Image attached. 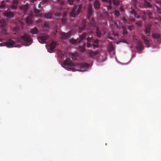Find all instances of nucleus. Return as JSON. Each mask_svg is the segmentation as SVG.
Wrapping results in <instances>:
<instances>
[{
	"mask_svg": "<svg viewBox=\"0 0 161 161\" xmlns=\"http://www.w3.org/2000/svg\"><path fill=\"white\" fill-rule=\"evenodd\" d=\"M57 0L60 5V7L58 9V11H60L61 13H55V19L58 20L59 23L65 24L66 21L67 12L65 11V8H64V3L62 0Z\"/></svg>",
	"mask_w": 161,
	"mask_h": 161,
	"instance_id": "1",
	"label": "nucleus"
},
{
	"mask_svg": "<svg viewBox=\"0 0 161 161\" xmlns=\"http://www.w3.org/2000/svg\"><path fill=\"white\" fill-rule=\"evenodd\" d=\"M89 64L86 63H80L75 65L69 58H67L64 61L63 67L68 70H70L72 68L77 67L81 69H85L88 68Z\"/></svg>",
	"mask_w": 161,
	"mask_h": 161,
	"instance_id": "2",
	"label": "nucleus"
},
{
	"mask_svg": "<svg viewBox=\"0 0 161 161\" xmlns=\"http://www.w3.org/2000/svg\"><path fill=\"white\" fill-rule=\"evenodd\" d=\"M20 39L26 46H28L32 43V38L30 35L27 34H25L21 36Z\"/></svg>",
	"mask_w": 161,
	"mask_h": 161,
	"instance_id": "3",
	"label": "nucleus"
},
{
	"mask_svg": "<svg viewBox=\"0 0 161 161\" xmlns=\"http://www.w3.org/2000/svg\"><path fill=\"white\" fill-rule=\"evenodd\" d=\"M82 6L80 5L78 6H75L71 11L70 14L72 17H75L76 15L79 14L81 11Z\"/></svg>",
	"mask_w": 161,
	"mask_h": 161,
	"instance_id": "4",
	"label": "nucleus"
},
{
	"mask_svg": "<svg viewBox=\"0 0 161 161\" xmlns=\"http://www.w3.org/2000/svg\"><path fill=\"white\" fill-rule=\"evenodd\" d=\"M14 42L11 39H8L4 43L5 46L9 48L14 47H20L21 46L20 45H17L15 46L14 45Z\"/></svg>",
	"mask_w": 161,
	"mask_h": 161,
	"instance_id": "5",
	"label": "nucleus"
},
{
	"mask_svg": "<svg viewBox=\"0 0 161 161\" xmlns=\"http://www.w3.org/2000/svg\"><path fill=\"white\" fill-rule=\"evenodd\" d=\"M48 37L49 36L47 34H42L39 36L38 40L40 43H44L48 39Z\"/></svg>",
	"mask_w": 161,
	"mask_h": 161,
	"instance_id": "6",
	"label": "nucleus"
},
{
	"mask_svg": "<svg viewBox=\"0 0 161 161\" xmlns=\"http://www.w3.org/2000/svg\"><path fill=\"white\" fill-rule=\"evenodd\" d=\"M86 36V33H84L80 36V39L75 40L74 39H72L70 40V42L73 44H76L77 43H80L84 39Z\"/></svg>",
	"mask_w": 161,
	"mask_h": 161,
	"instance_id": "7",
	"label": "nucleus"
},
{
	"mask_svg": "<svg viewBox=\"0 0 161 161\" xmlns=\"http://www.w3.org/2000/svg\"><path fill=\"white\" fill-rule=\"evenodd\" d=\"M57 43L54 41H52L50 45L47 47L48 51L50 53H52L55 48Z\"/></svg>",
	"mask_w": 161,
	"mask_h": 161,
	"instance_id": "8",
	"label": "nucleus"
},
{
	"mask_svg": "<svg viewBox=\"0 0 161 161\" xmlns=\"http://www.w3.org/2000/svg\"><path fill=\"white\" fill-rule=\"evenodd\" d=\"M29 16H27L26 19V22L28 24H31L32 22V17L34 15V13L32 12H31L29 14Z\"/></svg>",
	"mask_w": 161,
	"mask_h": 161,
	"instance_id": "9",
	"label": "nucleus"
},
{
	"mask_svg": "<svg viewBox=\"0 0 161 161\" xmlns=\"http://www.w3.org/2000/svg\"><path fill=\"white\" fill-rule=\"evenodd\" d=\"M70 35V32H61L60 34V38L62 40H65L68 37H69Z\"/></svg>",
	"mask_w": 161,
	"mask_h": 161,
	"instance_id": "10",
	"label": "nucleus"
},
{
	"mask_svg": "<svg viewBox=\"0 0 161 161\" xmlns=\"http://www.w3.org/2000/svg\"><path fill=\"white\" fill-rule=\"evenodd\" d=\"M99 53L100 51L98 50H96L95 52L89 50L88 51V55L90 57L93 58L94 57L97 55Z\"/></svg>",
	"mask_w": 161,
	"mask_h": 161,
	"instance_id": "11",
	"label": "nucleus"
},
{
	"mask_svg": "<svg viewBox=\"0 0 161 161\" xmlns=\"http://www.w3.org/2000/svg\"><path fill=\"white\" fill-rule=\"evenodd\" d=\"M4 15L8 18H12L14 16L13 13L9 10L5 11L4 13Z\"/></svg>",
	"mask_w": 161,
	"mask_h": 161,
	"instance_id": "12",
	"label": "nucleus"
},
{
	"mask_svg": "<svg viewBox=\"0 0 161 161\" xmlns=\"http://www.w3.org/2000/svg\"><path fill=\"white\" fill-rule=\"evenodd\" d=\"M151 25H148L145 26V30H144L145 33L147 35V36H149L150 33V30Z\"/></svg>",
	"mask_w": 161,
	"mask_h": 161,
	"instance_id": "13",
	"label": "nucleus"
},
{
	"mask_svg": "<svg viewBox=\"0 0 161 161\" xmlns=\"http://www.w3.org/2000/svg\"><path fill=\"white\" fill-rule=\"evenodd\" d=\"M29 4H26L25 5H22L20 7V9L24 12H26L29 8Z\"/></svg>",
	"mask_w": 161,
	"mask_h": 161,
	"instance_id": "14",
	"label": "nucleus"
},
{
	"mask_svg": "<svg viewBox=\"0 0 161 161\" xmlns=\"http://www.w3.org/2000/svg\"><path fill=\"white\" fill-rule=\"evenodd\" d=\"M92 13V5L90 4H89L88 7L87 14V18L88 19H90Z\"/></svg>",
	"mask_w": 161,
	"mask_h": 161,
	"instance_id": "15",
	"label": "nucleus"
},
{
	"mask_svg": "<svg viewBox=\"0 0 161 161\" xmlns=\"http://www.w3.org/2000/svg\"><path fill=\"white\" fill-rule=\"evenodd\" d=\"M143 46L142 42H138L136 46V49L139 51H141L142 50Z\"/></svg>",
	"mask_w": 161,
	"mask_h": 161,
	"instance_id": "16",
	"label": "nucleus"
},
{
	"mask_svg": "<svg viewBox=\"0 0 161 161\" xmlns=\"http://www.w3.org/2000/svg\"><path fill=\"white\" fill-rule=\"evenodd\" d=\"M39 31V30L37 27H35L30 30L29 32L32 35L37 34Z\"/></svg>",
	"mask_w": 161,
	"mask_h": 161,
	"instance_id": "17",
	"label": "nucleus"
},
{
	"mask_svg": "<svg viewBox=\"0 0 161 161\" xmlns=\"http://www.w3.org/2000/svg\"><path fill=\"white\" fill-rule=\"evenodd\" d=\"M152 37L154 39L158 40L161 39V37L160 35L158 33L153 32L152 35Z\"/></svg>",
	"mask_w": 161,
	"mask_h": 161,
	"instance_id": "18",
	"label": "nucleus"
},
{
	"mask_svg": "<svg viewBox=\"0 0 161 161\" xmlns=\"http://www.w3.org/2000/svg\"><path fill=\"white\" fill-rule=\"evenodd\" d=\"M19 0H13L11 8L13 9H16Z\"/></svg>",
	"mask_w": 161,
	"mask_h": 161,
	"instance_id": "19",
	"label": "nucleus"
},
{
	"mask_svg": "<svg viewBox=\"0 0 161 161\" xmlns=\"http://www.w3.org/2000/svg\"><path fill=\"white\" fill-rule=\"evenodd\" d=\"M86 25V22L85 20H84L81 26L80 27L78 25H77L76 28L79 29L80 31H82L85 28Z\"/></svg>",
	"mask_w": 161,
	"mask_h": 161,
	"instance_id": "20",
	"label": "nucleus"
},
{
	"mask_svg": "<svg viewBox=\"0 0 161 161\" xmlns=\"http://www.w3.org/2000/svg\"><path fill=\"white\" fill-rule=\"evenodd\" d=\"M142 38L144 41L145 44L147 45V47H148L149 45V41L148 40V38L143 36H142Z\"/></svg>",
	"mask_w": 161,
	"mask_h": 161,
	"instance_id": "21",
	"label": "nucleus"
},
{
	"mask_svg": "<svg viewBox=\"0 0 161 161\" xmlns=\"http://www.w3.org/2000/svg\"><path fill=\"white\" fill-rule=\"evenodd\" d=\"M53 14L52 12L46 13L44 14V17L46 19H50L52 18Z\"/></svg>",
	"mask_w": 161,
	"mask_h": 161,
	"instance_id": "22",
	"label": "nucleus"
},
{
	"mask_svg": "<svg viewBox=\"0 0 161 161\" xmlns=\"http://www.w3.org/2000/svg\"><path fill=\"white\" fill-rule=\"evenodd\" d=\"M98 42L99 40L98 39H96L93 41V43L92 45L93 48L95 49L96 48L98 47Z\"/></svg>",
	"mask_w": 161,
	"mask_h": 161,
	"instance_id": "23",
	"label": "nucleus"
},
{
	"mask_svg": "<svg viewBox=\"0 0 161 161\" xmlns=\"http://www.w3.org/2000/svg\"><path fill=\"white\" fill-rule=\"evenodd\" d=\"M94 6L95 9H98L100 7V3L97 0L95 1L94 3Z\"/></svg>",
	"mask_w": 161,
	"mask_h": 161,
	"instance_id": "24",
	"label": "nucleus"
},
{
	"mask_svg": "<svg viewBox=\"0 0 161 161\" xmlns=\"http://www.w3.org/2000/svg\"><path fill=\"white\" fill-rule=\"evenodd\" d=\"M108 51L109 52H111L114 50V47L112 43L111 42H110L109 43L108 47Z\"/></svg>",
	"mask_w": 161,
	"mask_h": 161,
	"instance_id": "25",
	"label": "nucleus"
},
{
	"mask_svg": "<svg viewBox=\"0 0 161 161\" xmlns=\"http://www.w3.org/2000/svg\"><path fill=\"white\" fill-rule=\"evenodd\" d=\"M149 0H144V5L148 8H150L152 7L151 4L147 1Z\"/></svg>",
	"mask_w": 161,
	"mask_h": 161,
	"instance_id": "26",
	"label": "nucleus"
},
{
	"mask_svg": "<svg viewBox=\"0 0 161 161\" xmlns=\"http://www.w3.org/2000/svg\"><path fill=\"white\" fill-rule=\"evenodd\" d=\"M34 13L37 16H41V15L40 12V10H38L35 7H34Z\"/></svg>",
	"mask_w": 161,
	"mask_h": 161,
	"instance_id": "27",
	"label": "nucleus"
},
{
	"mask_svg": "<svg viewBox=\"0 0 161 161\" xmlns=\"http://www.w3.org/2000/svg\"><path fill=\"white\" fill-rule=\"evenodd\" d=\"M103 1L106 2H108V9H110L112 8V1L111 0H103Z\"/></svg>",
	"mask_w": 161,
	"mask_h": 161,
	"instance_id": "28",
	"label": "nucleus"
},
{
	"mask_svg": "<svg viewBox=\"0 0 161 161\" xmlns=\"http://www.w3.org/2000/svg\"><path fill=\"white\" fill-rule=\"evenodd\" d=\"M131 9H132V7H131ZM131 14L133 16H134L135 17H136V18L137 19L139 18V17L138 16L136 15V12L134 10V9H132V10L131 11Z\"/></svg>",
	"mask_w": 161,
	"mask_h": 161,
	"instance_id": "29",
	"label": "nucleus"
},
{
	"mask_svg": "<svg viewBox=\"0 0 161 161\" xmlns=\"http://www.w3.org/2000/svg\"><path fill=\"white\" fill-rule=\"evenodd\" d=\"M92 38H88L87 39V47H92V44L91 43V41L92 40Z\"/></svg>",
	"mask_w": 161,
	"mask_h": 161,
	"instance_id": "30",
	"label": "nucleus"
},
{
	"mask_svg": "<svg viewBox=\"0 0 161 161\" xmlns=\"http://www.w3.org/2000/svg\"><path fill=\"white\" fill-rule=\"evenodd\" d=\"M6 24V21L4 19H2L0 20V25L1 27L5 26Z\"/></svg>",
	"mask_w": 161,
	"mask_h": 161,
	"instance_id": "31",
	"label": "nucleus"
},
{
	"mask_svg": "<svg viewBox=\"0 0 161 161\" xmlns=\"http://www.w3.org/2000/svg\"><path fill=\"white\" fill-rule=\"evenodd\" d=\"M85 44L84 43L82 46H80L79 47V49L80 52L83 53L85 51Z\"/></svg>",
	"mask_w": 161,
	"mask_h": 161,
	"instance_id": "32",
	"label": "nucleus"
},
{
	"mask_svg": "<svg viewBox=\"0 0 161 161\" xmlns=\"http://www.w3.org/2000/svg\"><path fill=\"white\" fill-rule=\"evenodd\" d=\"M96 34L98 37H100L101 35V31L99 30V29L97 28L96 30Z\"/></svg>",
	"mask_w": 161,
	"mask_h": 161,
	"instance_id": "33",
	"label": "nucleus"
},
{
	"mask_svg": "<svg viewBox=\"0 0 161 161\" xmlns=\"http://www.w3.org/2000/svg\"><path fill=\"white\" fill-rule=\"evenodd\" d=\"M113 2L114 5L116 6H118L119 4L118 0H113Z\"/></svg>",
	"mask_w": 161,
	"mask_h": 161,
	"instance_id": "34",
	"label": "nucleus"
},
{
	"mask_svg": "<svg viewBox=\"0 0 161 161\" xmlns=\"http://www.w3.org/2000/svg\"><path fill=\"white\" fill-rule=\"evenodd\" d=\"M49 25L48 23H46L44 24L43 26V28L45 30L47 29L49 27Z\"/></svg>",
	"mask_w": 161,
	"mask_h": 161,
	"instance_id": "35",
	"label": "nucleus"
},
{
	"mask_svg": "<svg viewBox=\"0 0 161 161\" xmlns=\"http://www.w3.org/2000/svg\"><path fill=\"white\" fill-rule=\"evenodd\" d=\"M1 32L2 34L5 35H8V33L5 29H3L1 31Z\"/></svg>",
	"mask_w": 161,
	"mask_h": 161,
	"instance_id": "36",
	"label": "nucleus"
},
{
	"mask_svg": "<svg viewBox=\"0 0 161 161\" xmlns=\"http://www.w3.org/2000/svg\"><path fill=\"white\" fill-rule=\"evenodd\" d=\"M5 7V2L2 1L1 2V5H0V8H2Z\"/></svg>",
	"mask_w": 161,
	"mask_h": 161,
	"instance_id": "37",
	"label": "nucleus"
},
{
	"mask_svg": "<svg viewBox=\"0 0 161 161\" xmlns=\"http://www.w3.org/2000/svg\"><path fill=\"white\" fill-rule=\"evenodd\" d=\"M19 28L18 27H15L13 28L12 29L13 31L14 32H17L19 31Z\"/></svg>",
	"mask_w": 161,
	"mask_h": 161,
	"instance_id": "38",
	"label": "nucleus"
},
{
	"mask_svg": "<svg viewBox=\"0 0 161 161\" xmlns=\"http://www.w3.org/2000/svg\"><path fill=\"white\" fill-rule=\"evenodd\" d=\"M155 7L157 9L158 13L160 14H161V10L160 8L157 6V5H155Z\"/></svg>",
	"mask_w": 161,
	"mask_h": 161,
	"instance_id": "39",
	"label": "nucleus"
},
{
	"mask_svg": "<svg viewBox=\"0 0 161 161\" xmlns=\"http://www.w3.org/2000/svg\"><path fill=\"white\" fill-rule=\"evenodd\" d=\"M74 0H67L68 3L70 5H72L73 3ZM77 1H79V0H76Z\"/></svg>",
	"mask_w": 161,
	"mask_h": 161,
	"instance_id": "40",
	"label": "nucleus"
},
{
	"mask_svg": "<svg viewBox=\"0 0 161 161\" xmlns=\"http://www.w3.org/2000/svg\"><path fill=\"white\" fill-rule=\"evenodd\" d=\"M114 14L116 16H118L119 15V13L118 11L116 10H115Z\"/></svg>",
	"mask_w": 161,
	"mask_h": 161,
	"instance_id": "41",
	"label": "nucleus"
},
{
	"mask_svg": "<svg viewBox=\"0 0 161 161\" xmlns=\"http://www.w3.org/2000/svg\"><path fill=\"white\" fill-rule=\"evenodd\" d=\"M132 1L134 3V7H136L137 4V0H132Z\"/></svg>",
	"mask_w": 161,
	"mask_h": 161,
	"instance_id": "42",
	"label": "nucleus"
},
{
	"mask_svg": "<svg viewBox=\"0 0 161 161\" xmlns=\"http://www.w3.org/2000/svg\"><path fill=\"white\" fill-rule=\"evenodd\" d=\"M91 25L92 26H95V24L94 23V20L93 19H92L91 21Z\"/></svg>",
	"mask_w": 161,
	"mask_h": 161,
	"instance_id": "43",
	"label": "nucleus"
},
{
	"mask_svg": "<svg viewBox=\"0 0 161 161\" xmlns=\"http://www.w3.org/2000/svg\"><path fill=\"white\" fill-rule=\"evenodd\" d=\"M123 30L124 31V32L123 33V34L124 35H125L127 34V31H126V29L125 28H123Z\"/></svg>",
	"mask_w": 161,
	"mask_h": 161,
	"instance_id": "44",
	"label": "nucleus"
},
{
	"mask_svg": "<svg viewBox=\"0 0 161 161\" xmlns=\"http://www.w3.org/2000/svg\"><path fill=\"white\" fill-rule=\"evenodd\" d=\"M148 15L150 18H151L152 17V14L151 13H149Z\"/></svg>",
	"mask_w": 161,
	"mask_h": 161,
	"instance_id": "45",
	"label": "nucleus"
},
{
	"mask_svg": "<svg viewBox=\"0 0 161 161\" xmlns=\"http://www.w3.org/2000/svg\"><path fill=\"white\" fill-rule=\"evenodd\" d=\"M56 28H55V31L56 32L54 33L55 35L56 34V33L58 32V28H57L58 27V25H56Z\"/></svg>",
	"mask_w": 161,
	"mask_h": 161,
	"instance_id": "46",
	"label": "nucleus"
},
{
	"mask_svg": "<svg viewBox=\"0 0 161 161\" xmlns=\"http://www.w3.org/2000/svg\"><path fill=\"white\" fill-rule=\"evenodd\" d=\"M0 42H2V39L0 38ZM3 44L0 43V46H2Z\"/></svg>",
	"mask_w": 161,
	"mask_h": 161,
	"instance_id": "47",
	"label": "nucleus"
},
{
	"mask_svg": "<svg viewBox=\"0 0 161 161\" xmlns=\"http://www.w3.org/2000/svg\"><path fill=\"white\" fill-rule=\"evenodd\" d=\"M42 1L44 3H47L48 1V0H42Z\"/></svg>",
	"mask_w": 161,
	"mask_h": 161,
	"instance_id": "48",
	"label": "nucleus"
},
{
	"mask_svg": "<svg viewBox=\"0 0 161 161\" xmlns=\"http://www.w3.org/2000/svg\"><path fill=\"white\" fill-rule=\"evenodd\" d=\"M125 42L124 41H119V42H116V44H119V42Z\"/></svg>",
	"mask_w": 161,
	"mask_h": 161,
	"instance_id": "49",
	"label": "nucleus"
},
{
	"mask_svg": "<svg viewBox=\"0 0 161 161\" xmlns=\"http://www.w3.org/2000/svg\"><path fill=\"white\" fill-rule=\"evenodd\" d=\"M36 0H31V2L33 3L34 2L36 1Z\"/></svg>",
	"mask_w": 161,
	"mask_h": 161,
	"instance_id": "50",
	"label": "nucleus"
},
{
	"mask_svg": "<svg viewBox=\"0 0 161 161\" xmlns=\"http://www.w3.org/2000/svg\"><path fill=\"white\" fill-rule=\"evenodd\" d=\"M123 21L124 22H126V19L125 18H123Z\"/></svg>",
	"mask_w": 161,
	"mask_h": 161,
	"instance_id": "51",
	"label": "nucleus"
},
{
	"mask_svg": "<svg viewBox=\"0 0 161 161\" xmlns=\"http://www.w3.org/2000/svg\"><path fill=\"white\" fill-rule=\"evenodd\" d=\"M113 34L114 35L116 36H118V34L117 33H115L114 32H113Z\"/></svg>",
	"mask_w": 161,
	"mask_h": 161,
	"instance_id": "52",
	"label": "nucleus"
},
{
	"mask_svg": "<svg viewBox=\"0 0 161 161\" xmlns=\"http://www.w3.org/2000/svg\"><path fill=\"white\" fill-rule=\"evenodd\" d=\"M130 20L131 21H133L134 20V19L133 18H132V19L130 18Z\"/></svg>",
	"mask_w": 161,
	"mask_h": 161,
	"instance_id": "53",
	"label": "nucleus"
},
{
	"mask_svg": "<svg viewBox=\"0 0 161 161\" xmlns=\"http://www.w3.org/2000/svg\"><path fill=\"white\" fill-rule=\"evenodd\" d=\"M156 2L157 3L158 2V4L160 5V6L161 7V3L160 2H158V1H156Z\"/></svg>",
	"mask_w": 161,
	"mask_h": 161,
	"instance_id": "54",
	"label": "nucleus"
},
{
	"mask_svg": "<svg viewBox=\"0 0 161 161\" xmlns=\"http://www.w3.org/2000/svg\"><path fill=\"white\" fill-rule=\"evenodd\" d=\"M108 38L111 40H113V38L109 36Z\"/></svg>",
	"mask_w": 161,
	"mask_h": 161,
	"instance_id": "55",
	"label": "nucleus"
},
{
	"mask_svg": "<svg viewBox=\"0 0 161 161\" xmlns=\"http://www.w3.org/2000/svg\"><path fill=\"white\" fill-rule=\"evenodd\" d=\"M138 26H140L141 25V24L140 23H138Z\"/></svg>",
	"mask_w": 161,
	"mask_h": 161,
	"instance_id": "56",
	"label": "nucleus"
},
{
	"mask_svg": "<svg viewBox=\"0 0 161 161\" xmlns=\"http://www.w3.org/2000/svg\"><path fill=\"white\" fill-rule=\"evenodd\" d=\"M120 9H121V11H123V9H122V7H121V8H120Z\"/></svg>",
	"mask_w": 161,
	"mask_h": 161,
	"instance_id": "57",
	"label": "nucleus"
},
{
	"mask_svg": "<svg viewBox=\"0 0 161 161\" xmlns=\"http://www.w3.org/2000/svg\"><path fill=\"white\" fill-rule=\"evenodd\" d=\"M114 24H115V25H117V23H116L114 22Z\"/></svg>",
	"mask_w": 161,
	"mask_h": 161,
	"instance_id": "58",
	"label": "nucleus"
},
{
	"mask_svg": "<svg viewBox=\"0 0 161 161\" xmlns=\"http://www.w3.org/2000/svg\"><path fill=\"white\" fill-rule=\"evenodd\" d=\"M41 6V4H39V7L40 8V7Z\"/></svg>",
	"mask_w": 161,
	"mask_h": 161,
	"instance_id": "59",
	"label": "nucleus"
},
{
	"mask_svg": "<svg viewBox=\"0 0 161 161\" xmlns=\"http://www.w3.org/2000/svg\"><path fill=\"white\" fill-rule=\"evenodd\" d=\"M143 19H145V18H144V16L143 17Z\"/></svg>",
	"mask_w": 161,
	"mask_h": 161,
	"instance_id": "60",
	"label": "nucleus"
},
{
	"mask_svg": "<svg viewBox=\"0 0 161 161\" xmlns=\"http://www.w3.org/2000/svg\"><path fill=\"white\" fill-rule=\"evenodd\" d=\"M92 0H89V1H92Z\"/></svg>",
	"mask_w": 161,
	"mask_h": 161,
	"instance_id": "61",
	"label": "nucleus"
},
{
	"mask_svg": "<svg viewBox=\"0 0 161 161\" xmlns=\"http://www.w3.org/2000/svg\"><path fill=\"white\" fill-rule=\"evenodd\" d=\"M160 21H161V18H160Z\"/></svg>",
	"mask_w": 161,
	"mask_h": 161,
	"instance_id": "62",
	"label": "nucleus"
}]
</instances>
